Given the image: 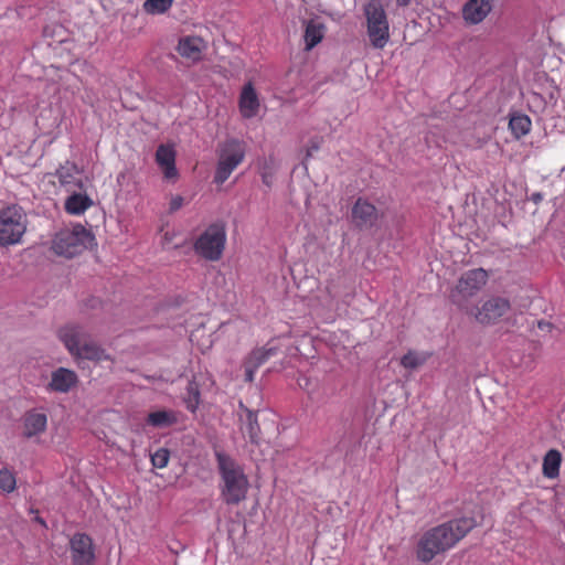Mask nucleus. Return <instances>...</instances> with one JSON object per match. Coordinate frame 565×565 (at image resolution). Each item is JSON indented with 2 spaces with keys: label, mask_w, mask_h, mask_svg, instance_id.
Masks as SVG:
<instances>
[{
  "label": "nucleus",
  "mask_w": 565,
  "mask_h": 565,
  "mask_svg": "<svg viewBox=\"0 0 565 565\" xmlns=\"http://www.w3.org/2000/svg\"><path fill=\"white\" fill-rule=\"evenodd\" d=\"M475 526L473 519L461 518L429 529L418 540L417 558L424 563L430 562L438 554L454 547Z\"/></svg>",
  "instance_id": "1"
},
{
  "label": "nucleus",
  "mask_w": 565,
  "mask_h": 565,
  "mask_svg": "<svg viewBox=\"0 0 565 565\" xmlns=\"http://www.w3.org/2000/svg\"><path fill=\"white\" fill-rule=\"evenodd\" d=\"M216 458L222 478V499L226 504L236 505L246 499L248 479L242 466L230 456L217 452Z\"/></svg>",
  "instance_id": "2"
},
{
  "label": "nucleus",
  "mask_w": 565,
  "mask_h": 565,
  "mask_svg": "<svg viewBox=\"0 0 565 565\" xmlns=\"http://www.w3.org/2000/svg\"><path fill=\"white\" fill-rule=\"evenodd\" d=\"M94 242V236L83 225L76 224L70 228L61 230L56 233L52 249L55 254L67 258L81 254Z\"/></svg>",
  "instance_id": "3"
},
{
  "label": "nucleus",
  "mask_w": 565,
  "mask_h": 565,
  "mask_svg": "<svg viewBox=\"0 0 565 565\" xmlns=\"http://www.w3.org/2000/svg\"><path fill=\"white\" fill-rule=\"evenodd\" d=\"M28 218L23 209L9 205L0 210V247L18 245L26 232Z\"/></svg>",
  "instance_id": "4"
},
{
  "label": "nucleus",
  "mask_w": 565,
  "mask_h": 565,
  "mask_svg": "<svg viewBox=\"0 0 565 565\" xmlns=\"http://www.w3.org/2000/svg\"><path fill=\"white\" fill-rule=\"evenodd\" d=\"M366 32L373 47L383 49L390 40V24L381 0H370L363 7Z\"/></svg>",
  "instance_id": "5"
},
{
  "label": "nucleus",
  "mask_w": 565,
  "mask_h": 565,
  "mask_svg": "<svg viewBox=\"0 0 565 565\" xmlns=\"http://www.w3.org/2000/svg\"><path fill=\"white\" fill-rule=\"evenodd\" d=\"M226 244V227L222 222L209 225L195 239L194 252L210 262L221 259Z\"/></svg>",
  "instance_id": "6"
},
{
  "label": "nucleus",
  "mask_w": 565,
  "mask_h": 565,
  "mask_svg": "<svg viewBox=\"0 0 565 565\" xmlns=\"http://www.w3.org/2000/svg\"><path fill=\"white\" fill-rule=\"evenodd\" d=\"M245 158V146L243 142L231 139L223 142L218 148V161L214 181L224 183L231 173L243 162Z\"/></svg>",
  "instance_id": "7"
},
{
  "label": "nucleus",
  "mask_w": 565,
  "mask_h": 565,
  "mask_svg": "<svg viewBox=\"0 0 565 565\" xmlns=\"http://www.w3.org/2000/svg\"><path fill=\"white\" fill-rule=\"evenodd\" d=\"M488 273L482 268L463 273L450 291L451 301L462 308L469 298L476 296L487 284Z\"/></svg>",
  "instance_id": "8"
},
{
  "label": "nucleus",
  "mask_w": 565,
  "mask_h": 565,
  "mask_svg": "<svg viewBox=\"0 0 565 565\" xmlns=\"http://www.w3.org/2000/svg\"><path fill=\"white\" fill-rule=\"evenodd\" d=\"M511 311V303L507 298L492 296L477 307L471 315L476 321L483 326L499 323Z\"/></svg>",
  "instance_id": "9"
},
{
  "label": "nucleus",
  "mask_w": 565,
  "mask_h": 565,
  "mask_svg": "<svg viewBox=\"0 0 565 565\" xmlns=\"http://www.w3.org/2000/svg\"><path fill=\"white\" fill-rule=\"evenodd\" d=\"M57 338L67 352L73 355L85 342L92 339L87 327L77 322H68L57 330Z\"/></svg>",
  "instance_id": "10"
},
{
  "label": "nucleus",
  "mask_w": 565,
  "mask_h": 565,
  "mask_svg": "<svg viewBox=\"0 0 565 565\" xmlns=\"http://www.w3.org/2000/svg\"><path fill=\"white\" fill-rule=\"evenodd\" d=\"M70 551L74 565H94V545L88 535L83 533L75 534L70 541Z\"/></svg>",
  "instance_id": "11"
},
{
  "label": "nucleus",
  "mask_w": 565,
  "mask_h": 565,
  "mask_svg": "<svg viewBox=\"0 0 565 565\" xmlns=\"http://www.w3.org/2000/svg\"><path fill=\"white\" fill-rule=\"evenodd\" d=\"M78 383L77 374L70 369L58 367L51 374V381L49 382L46 390L55 393H68Z\"/></svg>",
  "instance_id": "12"
},
{
  "label": "nucleus",
  "mask_w": 565,
  "mask_h": 565,
  "mask_svg": "<svg viewBox=\"0 0 565 565\" xmlns=\"http://www.w3.org/2000/svg\"><path fill=\"white\" fill-rule=\"evenodd\" d=\"M379 218L376 207L364 199H358L352 207V221L360 228L372 227Z\"/></svg>",
  "instance_id": "13"
},
{
  "label": "nucleus",
  "mask_w": 565,
  "mask_h": 565,
  "mask_svg": "<svg viewBox=\"0 0 565 565\" xmlns=\"http://www.w3.org/2000/svg\"><path fill=\"white\" fill-rule=\"evenodd\" d=\"M276 354L274 347H263L253 350L244 360L243 367L245 372V381L253 382L254 374L269 358Z\"/></svg>",
  "instance_id": "14"
},
{
  "label": "nucleus",
  "mask_w": 565,
  "mask_h": 565,
  "mask_svg": "<svg viewBox=\"0 0 565 565\" xmlns=\"http://www.w3.org/2000/svg\"><path fill=\"white\" fill-rule=\"evenodd\" d=\"M156 162L160 167L166 180L174 182L178 179L175 151L172 146L160 145L156 152Z\"/></svg>",
  "instance_id": "15"
},
{
  "label": "nucleus",
  "mask_w": 565,
  "mask_h": 565,
  "mask_svg": "<svg viewBox=\"0 0 565 565\" xmlns=\"http://www.w3.org/2000/svg\"><path fill=\"white\" fill-rule=\"evenodd\" d=\"M491 10V0H469L463 6L462 15L467 23L478 24L488 17Z\"/></svg>",
  "instance_id": "16"
},
{
  "label": "nucleus",
  "mask_w": 565,
  "mask_h": 565,
  "mask_svg": "<svg viewBox=\"0 0 565 565\" xmlns=\"http://www.w3.org/2000/svg\"><path fill=\"white\" fill-rule=\"evenodd\" d=\"M206 49L205 41L200 36H184L180 39L178 44V53L192 62H198L202 57L203 51Z\"/></svg>",
  "instance_id": "17"
},
{
  "label": "nucleus",
  "mask_w": 565,
  "mask_h": 565,
  "mask_svg": "<svg viewBox=\"0 0 565 565\" xmlns=\"http://www.w3.org/2000/svg\"><path fill=\"white\" fill-rule=\"evenodd\" d=\"M72 356L74 359L89 360L96 363L113 362L111 355L93 339L85 342L84 347H81L78 352H75Z\"/></svg>",
  "instance_id": "18"
},
{
  "label": "nucleus",
  "mask_w": 565,
  "mask_h": 565,
  "mask_svg": "<svg viewBox=\"0 0 565 565\" xmlns=\"http://www.w3.org/2000/svg\"><path fill=\"white\" fill-rule=\"evenodd\" d=\"M47 426V416L39 409H32L25 413L23 417V434L26 437H33L45 431Z\"/></svg>",
  "instance_id": "19"
},
{
  "label": "nucleus",
  "mask_w": 565,
  "mask_h": 565,
  "mask_svg": "<svg viewBox=\"0 0 565 565\" xmlns=\"http://www.w3.org/2000/svg\"><path fill=\"white\" fill-rule=\"evenodd\" d=\"M259 110V100L252 83L246 84L239 97V111L244 118H253Z\"/></svg>",
  "instance_id": "20"
},
{
  "label": "nucleus",
  "mask_w": 565,
  "mask_h": 565,
  "mask_svg": "<svg viewBox=\"0 0 565 565\" xmlns=\"http://www.w3.org/2000/svg\"><path fill=\"white\" fill-rule=\"evenodd\" d=\"M326 26L323 23L317 20H310L306 24L305 29V42L306 50L313 49L318 43H320L324 36Z\"/></svg>",
  "instance_id": "21"
},
{
  "label": "nucleus",
  "mask_w": 565,
  "mask_h": 565,
  "mask_svg": "<svg viewBox=\"0 0 565 565\" xmlns=\"http://www.w3.org/2000/svg\"><path fill=\"white\" fill-rule=\"evenodd\" d=\"M178 422L173 411L160 409L151 412L147 416V424L156 428H168Z\"/></svg>",
  "instance_id": "22"
},
{
  "label": "nucleus",
  "mask_w": 565,
  "mask_h": 565,
  "mask_svg": "<svg viewBox=\"0 0 565 565\" xmlns=\"http://www.w3.org/2000/svg\"><path fill=\"white\" fill-rule=\"evenodd\" d=\"M93 201L86 194L74 193L70 195L65 201V210L67 213L73 215H79L90 207Z\"/></svg>",
  "instance_id": "23"
},
{
  "label": "nucleus",
  "mask_w": 565,
  "mask_h": 565,
  "mask_svg": "<svg viewBox=\"0 0 565 565\" xmlns=\"http://www.w3.org/2000/svg\"><path fill=\"white\" fill-rule=\"evenodd\" d=\"M562 457L559 451L551 449L543 459V475L546 478L554 479L559 475Z\"/></svg>",
  "instance_id": "24"
},
{
  "label": "nucleus",
  "mask_w": 565,
  "mask_h": 565,
  "mask_svg": "<svg viewBox=\"0 0 565 565\" xmlns=\"http://www.w3.org/2000/svg\"><path fill=\"white\" fill-rule=\"evenodd\" d=\"M509 127L515 138H521L530 132L531 119L526 115H514L510 118Z\"/></svg>",
  "instance_id": "25"
},
{
  "label": "nucleus",
  "mask_w": 565,
  "mask_h": 565,
  "mask_svg": "<svg viewBox=\"0 0 565 565\" xmlns=\"http://www.w3.org/2000/svg\"><path fill=\"white\" fill-rule=\"evenodd\" d=\"M78 169L76 164L66 162L57 171L56 175L58 181L64 185H71L75 182L76 177L78 175Z\"/></svg>",
  "instance_id": "26"
},
{
  "label": "nucleus",
  "mask_w": 565,
  "mask_h": 565,
  "mask_svg": "<svg viewBox=\"0 0 565 565\" xmlns=\"http://www.w3.org/2000/svg\"><path fill=\"white\" fill-rule=\"evenodd\" d=\"M172 3L173 0H146L142 8L149 14H161L168 11Z\"/></svg>",
  "instance_id": "27"
},
{
  "label": "nucleus",
  "mask_w": 565,
  "mask_h": 565,
  "mask_svg": "<svg viewBox=\"0 0 565 565\" xmlns=\"http://www.w3.org/2000/svg\"><path fill=\"white\" fill-rule=\"evenodd\" d=\"M184 402L189 411L195 412L200 404V390L196 383L190 382L188 384Z\"/></svg>",
  "instance_id": "28"
},
{
  "label": "nucleus",
  "mask_w": 565,
  "mask_h": 565,
  "mask_svg": "<svg viewBox=\"0 0 565 565\" xmlns=\"http://www.w3.org/2000/svg\"><path fill=\"white\" fill-rule=\"evenodd\" d=\"M15 486L17 481L13 472L7 468H2L0 470V489L3 492L11 493L14 491Z\"/></svg>",
  "instance_id": "29"
},
{
  "label": "nucleus",
  "mask_w": 565,
  "mask_h": 565,
  "mask_svg": "<svg viewBox=\"0 0 565 565\" xmlns=\"http://www.w3.org/2000/svg\"><path fill=\"white\" fill-rule=\"evenodd\" d=\"M425 362H426V355L418 354L416 352H408L401 360V364L404 367L411 369V370H415V369L422 366Z\"/></svg>",
  "instance_id": "30"
},
{
  "label": "nucleus",
  "mask_w": 565,
  "mask_h": 565,
  "mask_svg": "<svg viewBox=\"0 0 565 565\" xmlns=\"http://www.w3.org/2000/svg\"><path fill=\"white\" fill-rule=\"evenodd\" d=\"M246 429L250 440L256 441L259 434V425L256 414L250 411H248L246 414Z\"/></svg>",
  "instance_id": "31"
},
{
  "label": "nucleus",
  "mask_w": 565,
  "mask_h": 565,
  "mask_svg": "<svg viewBox=\"0 0 565 565\" xmlns=\"http://www.w3.org/2000/svg\"><path fill=\"white\" fill-rule=\"evenodd\" d=\"M170 459V452L166 448L158 449L151 455V463L153 467L162 469L166 468Z\"/></svg>",
  "instance_id": "32"
},
{
  "label": "nucleus",
  "mask_w": 565,
  "mask_h": 565,
  "mask_svg": "<svg viewBox=\"0 0 565 565\" xmlns=\"http://www.w3.org/2000/svg\"><path fill=\"white\" fill-rule=\"evenodd\" d=\"M183 203H184V199L181 195L172 196L170 200V204H169V211L171 213L178 211L179 209L182 207Z\"/></svg>",
  "instance_id": "33"
},
{
  "label": "nucleus",
  "mask_w": 565,
  "mask_h": 565,
  "mask_svg": "<svg viewBox=\"0 0 565 565\" xmlns=\"http://www.w3.org/2000/svg\"><path fill=\"white\" fill-rule=\"evenodd\" d=\"M262 179H263V182L267 186H271V184H273V173H271V171L264 170L263 173H262Z\"/></svg>",
  "instance_id": "34"
},
{
  "label": "nucleus",
  "mask_w": 565,
  "mask_h": 565,
  "mask_svg": "<svg viewBox=\"0 0 565 565\" xmlns=\"http://www.w3.org/2000/svg\"><path fill=\"white\" fill-rule=\"evenodd\" d=\"M398 7H407L411 3V0H396Z\"/></svg>",
  "instance_id": "35"
},
{
  "label": "nucleus",
  "mask_w": 565,
  "mask_h": 565,
  "mask_svg": "<svg viewBox=\"0 0 565 565\" xmlns=\"http://www.w3.org/2000/svg\"><path fill=\"white\" fill-rule=\"evenodd\" d=\"M311 149H312L313 151H317V150L319 149V146H318L317 143H313V145H312V147H311Z\"/></svg>",
  "instance_id": "36"
},
{
  "label": "nucleus",
  "mask_w": 565,
  "mask_h": 565,
  "mask_svg": "<svg viewBox=\"0 0 565 565\" xmlns=\"http://www.w3.org/2000/svg\"><path fill=\"white\" fill-rule=\"evenodd\" d=\"M534 199H535V200L541 199L540 194H536V195L534 196Z\"/></svg>",
  "instance_id": "37"
}]
</instances>
